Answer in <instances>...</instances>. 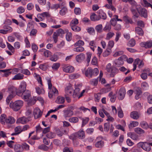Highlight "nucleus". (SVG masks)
<instances>
[{
	"mask_svg": "<svg viewBox=\"0 0 152 152\" xmlns=\"http://www.w3.org/2000/svg\"><path fill=\"white\" fill-rule=\"evenodd\" d=\"M20 96H21L22 98L25 100V101L28 102L29 105H33L34 104L36 101V99L35 98V97H33L31 100L30 92L28 90L23 92Z\"/></svg>",
	"mask_w": 152,
	"mask_h": 152,
	"instance_id": "1",
	"label": "nucleus"
},
{
	"mask_svg": "<svg viewBox=\"0 0 152 152\" xmlns=\"http://www.w3.org/2000/svg\"><path fill=\"white\" fill-rule=\"evenodd\" d=\"M99 72V70L97 68L92 69L91 67H89L85 70V74L86 77L90 78L93 76H96L98 74Z\"/></svg>",
	"mask_w": 152,
	"mask_h": 152,
	"instance_id": "2",
	"label": "nucleus"
},
{
	"mask_svg": "<svg viewBox=\"0 0 152 152\" xmlns=\"http://www.w3.org/2000/svg\"><path fill=\"white\" fill-rule=\"evenodd\" d=\"M48 89L50 90L48 93V96L50 98L52 97L53 95L57 96L58 94V91L54 87H52V84L50 79L49 78L47 80Z\"/></svg>",
	"mask_w": 152,
	"mask_h": 152,
	"instance_id": "3",
	"label": "nucleus"
},
{
	"mask_svg": "<svg viewBox=\"0 0 152 152\" xmlns=\"http://www.w3.org/2000/svg\"><path fill=\"white\" fill-rule=\"evenodd\" d=\"M23 105V102L21 100L15 101L14 103L11 102L10 104V107L12 108L15 111H18L19 110Z\"/></svg>",
	"mask_w": 152,
	"mask_h": 152,
	"instance_id": "4",
	"label": "nucleus"
},
{
	"mask_svg": "<svg viewBox=\"0 0 152 152\" xmlns=\"http://www.w3.org/2000/svg\"><path fill=\"white\" fill-rule=\"evenodd\" d=\"M103 75V72L102 71H100L99 75V81L102 84L104 83V78H102ZM99 77L97 79H94L91 80L90 81V83L94 86H96L97 85L98 83Z\"/></svg>",
	"mask_w": 152,
	"mask_h": 152,
	"instance_id": "5",
	"label": "nucleus"
},
{
	"mask_svg": "<svg viewBox=\"0 0 152 152\" xmlns=\"http://www.w3.org/2000/svg\"><path fill=\"white\" fill-rule=\"evenodd\" d=\"M26 84L25 82L23 81L21 83L18 91V96H20L23 92L26 90Z\"/></svg>",
	"mask_w": 152,
	"mask_h": 152,
	"instance_id": "6",
	"label": "nucleus"
},
{
	"mask_svg": "<svg viewBox=\"0 0 152 152\" xmlns=\"http://www.w3.org/2000/svg\"><path fill=\"white\" fill-rule=\"evenodd\" d=\"M103 139V137L101 136L97 137L96 140V142L95 145L96 147L100 148L103 146L104 142L102 141Z\"/></svg>",
	"mask_w": 152,
	"mask_h": 152,
	"instance_id": "7",
	"label": "nucleus"
},
{
	"mask_svg": "<svg viewBox=\"0 0 152 152\" xmlns=\"http://www.w3.org/2000/svg\"><path fill=\"white\" fill-rule=\"evenodd\" d=\"M34 115L35 119L40 118L42 114V112L41 111L38 107L35 108L34 110Z\"/></svg>",
	"mask_w": 152,
	"mask_h": 152,
	"instance_id": "8",
	"label": "nucleus"
},
{
	"mask_svg": "<svg viewBox=\"0 0 152 152\" xmlns=\"http://www.w3.org/2000/svg\"><path fill=\"white\" fill-rule=\"evenodd\" d=\"M137 11L142 17L145 18L147 17V10L144 8H141L140 9H137Z\"/></svg>",
	"mask_w": 152,
	"mask_h": 152,
	"instance_id": "9",
	"label": "nucleus"
},
{
	"mask_svg": "<svg viewBox=\"0 0 152 152\" xmlns=\"http://www.w3.org/2000/svg\"><path fill=\"white\" fill-rule=\"evenodd\" d=\"M29 121V118H26L23 116L18 118L16 122L24 124L28 122Z\"/></svg>",
	"mask_w": 152,
	"mask_h": 152,
	"instance_id": "10",
	"label": "nucleus"
},
{
	"mask_svg": "<svg viewBox=\"0 0 152 152\" xmlns=\"http://www.w3.org/2000/svg\"><path fill=\"white\" fill-rule=\"evenodd\" d=\"M125 94L126 91L125 88H121L118 91V99L120 100H122L124 98Z\"/></svg>",
	"mask_w": 152,
	"mask_h": 152,
	"instance_id": "11",
	"label": "nucleus"
},
{
	"mask_svg": "<svg viewBox=\"0 0 152 152\" xmlns=\"http://www.w3.org/2000/svg\"><path fill=\"white\" fill-rule=\"evenodd\" d=\"M64 118H67L70 117L72 116L73 114V112L72 110L70 109H67L64 110Z\"/></svg>",
	"mask_w": 152,
	"mask_h": 152,
	"instance_id": "12",
	"label": "nucleus"
},
{
	"mask_svg": "<svg viewBox=\"0 0 152 152\" xmlns=\"http://www.w3.org/2000/svg\"><path fill=\"white\" fill-rule=\"evenodd\" d=\"M39 51L41 52V54L45 57H48L51 55V52L46 49L42 48Z\"/></svg>",
	"mask_w": 152,
	"mask_h": 152,
	"instance_id": "13",
	"label": "nucleus"
},
{
	"mask_svg": "<svg viewBox=\"0 0 152 152\" xmlns=\"http://www.w3.org/2000/svg\"><path fill=\"white\" fill-rule=\"evenodd\" d=\"M74 70V68L71 66H65L63 67V71L66 73H72Z\"/></svg>",
	"mask_w": 152,
	"mask_h": 152,
	"instance_id": "14",
	"label": "nucleus"
},
{
	"mask_svg": "<svg viewBox=\"0 0 152 152\" xmlns=\"http://www.w3.org/2000/svg\"><path fill=\"white\" fill-rule=\"evenodd\" d=\"M7 92L10 94L13 95H18V91L17 89L14 86H11L8 88Z\"/></svg>",
	"mask_w": 152,
	"mask_h": 152,
	"instance_id": "15",
	"label": "nucleus"
},
{
	"mask_svg": "<svg viewBox=\"0 0 152 152\" xmlns=\"http://www.w3.org/2000/svg\"><path fill=\"white\" fill-rule=\"evenodd\" d=\"M140 45L141 47H145V48H150L152 46V42L148 41L142 42L140 43Z\"/></svg>",
	"mask_w": 152,
	"mask_h": 152,
	"instance_id": "16",
	"label": "nucleus"
},
{
	"mask_svg": "<svg viewBox=\"0 0 152 152\" xmlns=\"http://www.w3.org/2000/svg\"><path fill=\"white\" fill-rule=\"evenodd\" d=\"M85 58V54L82 53L76 56L75 57V59L77 62L80 63L84 60Z\"/></svg>",
	"mask_w": 152,
	"mask_h": 152,
	"instance_id": "17",
	"label": "nucleus"
},
{
	"mask_svg": "<svg viewBox=\"0 0 152 152\" xmlns=\"http://www.w3.org/2000/svg\"><path fill=\"white\" fill-rule=\"evenodd\" d=\"M131 118L134 119H137L140 117V114L137 111H133L130 113Z\"/></svg>",
	"mask_w": 152,
	"mask_h": 152,
	"instance_id": "18",
	"label": "nucleus"
},
{
	"mask_svg": "<svg viewBox=\"0 0 152 152\" xmlns=\"http://www.w3.org/2000/svg\"><path fill=\"white\" fill-rule=\"evenodd\" d=\"M135 32L136 34L140 36H142L144 34V32L142 28L138 26L135 28Z\"/></svg>",
	"mask_w": 152,
	"mask_h": 152,
	"instance_id": "19",
	"label": "nucleus"
},
{
	"mask_svg": "<svg viewBox=\"0 0 152 152\" xmlns=\"http://www.w3.org/2000/svg\"><path fill=\"white\" fill-rule=\"evenodd\" d=\"M77 138L82 139L85 137V132L83 129H81L77 132H76Z\"/></svg>",
	"mask_w": 152,
	"mask_h": 152,
	"instance_id": "20",
	"label": "nucleus"
},
{
	"mask_svg": "<svg viewBox=\"0 0 152 152\" xmlns=\"http://www.w3.org/2000/svg\"><path fill=\"white\" fill-rule=\"evenodd\" d=\"M66 94L68 95H71L73 92V90L72 86H67L65 89Z\"/></svg>",
	"mask_w": 152,
	"mask_h": 152,
	"instance_id": "21",
	"label": "nucleus"
},
{
	"mask_svg": "<svg viewBox=\"0 0 152 152\" xmlns=\"http://www.w3.org/2000/svg\"><path fill=\"white\" fill-rule=\"evenodd\" d=\"M110 71L111 73L110 74V75L111 77H114L118 73V71L117 69L115 67H112Z\"/></svg>",
	"mask_w": 152,
	"mask_h": 152,
	"instance_id": "22",
	"label": "nucleus"
},
{
	"mask_svg": "<svg viewBox=\"0 0 152 152\" xmlns=\"http://www.w3.org/2000/svg\"><path fill=\"white\" fill-rule=\"evenodd\" d=\"M128 136L131 137L132 139L137 140L138 139V136L134 132H129L127 134Z\"/></svg>",
	"mask_w": 152,
	"mask_h": 152,
	"instance_id": "23",
	"label": "nucleus"
},
{
	"mask_svg": "<svg viewBox=\"0 0 152 152\" xmlns=\"http://www.w3.org/2000/svg\"><path fill=\"white\" fill-rule=\"evenodd\" d=\"M123 20L126 23H130L132 24L133 22L132 20L127 15L124 16L123 18Z\"/></svg>",
	"mask_w": 152,
	"mask_h": 152,
	"instance_id": "24",
	"label": "nucleus"
},
{
	"mask_svg": "<svg viewBox=\"0 0 152 152\" xmlns=\"http://www.w3.org/2000/svg\"><path fill=\"white\" fill-rule=\"evenodd\" d=\"M136 95L135 96V98L136 99H138L141 96L142 92L140 88H137L135 91Z\"/></svg>",
	"mask_w": 152,
	"mask_h": 152,
	"instance_id": "25",
	"label": "nucleus"
},
{
	"mask_svg": "<svg viewBox=\"0 0 152 152\" xmlns=\"http://www.w3.org/2000/svg\"><path fill=\"white\" fill-rule=\"evenodd\" d=\"M24 75L20 73L16 75L12 79L13 80H20L23 79Z\"/></svg>",
	"mask_w": 152,
	"mask_h": 152,
	"instance_id": "26",
	"label": "nucleus"
},
{
	"mask_svg": "<svg viewBox=\"0 0 152 152\" xmlns=\"http://www.w3.org/2000/svg\"><path fill=\"white\" fill-rule=\"evenodd\" d=\"M89 45L91 46L90 47L91 49L94 51L95 48H96V45L95 41L94 40L90 41L89 42Z\"/></svg>",
	"mask_w": 152,
	"mask_h": 152,
	"instance_id": "27",
	"label": "nucleus"
},
{
	"mask_svg": "<svg viewBox=\"0 0 152 152\" xmlns=\"http://www.w3.org/2000/svg\"><path fill=\"white\" fill-rule=\"evenodd\" d=\"M55 32L57 33L58 36H60L61 37L63 36V35L65 34V32L62 28H60L58 29Z\"/></svg>",
	"mask_w": 152,
	"mask_h": 152,
	"instance_id": "28",
	"label": "nucleus"
},
{
	"mask_svg": "<svg viewBox=\"0 0 152 152\" xmlns=\"http://www.w3.org/2000/svg\"><path fill=\"white\" fill-rule=\"evenodd\" d=\"M15 120L13 117H9L7 118L5 123L12 124L15 122Z\"/></svg>",
	"mask_w": 152,
	"mask_h": 152,
	"instance_id": "29",
	"label": "nucleus"
},
{
	"mask_svg": "<svg viewBox=\"0 0 152 152\" xmlns=\"http://www.w3.org/2000/svg\"><path fill=\"white\" fill-rule=\"evenodd\" d=\"M56 101L57 103L62 104L64 102L65 99L64 97H63L58 96L57 97Z\"/></svg>",
	"mask_w": 152,
	"mask_h": 152,
	"instance_id": "30",
	"label": "nucleus"
},
{
	"mask_svg": "<svg viewBox=\"0 0 152 152\" xmlns=\"http://www.w3.org/2000/svg\"><path fill=\"white\" fill-rule=\"evenodd\" d=\"M86 55L87 58L85 61L87 62V66H88L91 60L92 54L90 52H88L86 53Z\"/></svg>",
	"mask_w": 152,
	"mask_h": 152,
	"instance_id": "31",
	"label": "nucleus"
},
{
	"mask_svg": "<svg viewBox=\"0 0 152 152\" xmlns=\"http://www.w3.org/2000/svg\"><path fill=\"white\" fill-rule=\"evenodd\" d=\"M91 20L92 21L98 20L100 19L99 18L95 13H93L90 17Z\"/></svg>",
	"mask_w": 152,
	"mask_h": 152,
	"instance_id": "32",
	"label": "nucleus"
},
{
	"mask_svg": "<svg viewBox=\"0 0 152 152\" xmlns=\"http://www.w3.org/2000/svg\"><path fill=\"white\" fill-rule=\"evenodd\" d=\"M134 132L139 134H143L145 133V131L139 127L136 128L134 129Z\"/></svg>",
	"mask_w": 152,
	"mask_h": 152,
	"instance_id": "33",
	"label": "nucleus"
},
{
	"mask_svg": "<svg viewBox=\"0 0 152 152\" xmlns=\"http://www.w3.org/2000/svg\"><path fill=\"white\" fill-rule=\"evenodd\" d=\"M102 24H99L96 26L95 29L97 33H101L102 31Z\"/></svg>",
	"mask_w": 152,
	"mask_h": 152,
	"instance_id": "34",
	"label": "nucleus"
},
{
	"mask_svg": "<svg viewBox=\"0 0 152 152\" xmlns=\"http://www.w3.org/2000/svg\"><path fill=\"white\" fill-rule=\"evenodd\" d=\"M114 62L115 65L118 67H119L124 63L123 61L120 60L118 58L115 59L114 61Z\"/></svg>",
	"mask_w": 152,
	"mask_h": 152,
	"instance_id": "35",
	"label": "nucleus"
},
{
	"mask_svg": "<svg viewBox=\"0 0 152 152\" xmlns=\"http://www.w3.org/2000/svg\"><path fill=\"white\" fill-rule=\"evenodd\" d=\"M81 85L80 84L78 85V86H76L75 88V90L74 91L73 95L75 96H78V94L80 90V88L78 87L79 86H81Z\"/></svg>",
	"mask_w": 152,
	"mask_h": 152,
	"instance_id": "36",
	"label": "nucleus"
},
{
	"mask_svg": "<svg viewBox=\"0 0 152 152\" xmlns=\"http://www.w3.org/2000/svg\"><path fill=\"white\" fill-rule=\"evenodd\" d=\"M144 148L143 150L147 152H149L151 150V146H150L148 142H145Z\"/></svg>",
	"mask_w": 152,
	"mask_h": 152,
	"instance_id": "37",
	"label": "nucleus"
},
{
	"mask_svg": "<svg viewBox=\"0 0 152 152\" xmlns=\"http://www.w3.org/2000/svg\"><path fill=\"white\" fill-rule=\"evenodd\" d=\"M60 64L59 63L53 64L52 66V68L54 70L56 71L60 66Z\"/></svg>",
	"mask_w": 152,
	"mask_h": 152,
	"instance_id": "38",
	"label": "nucleus"
},
{
	"mask_svg": "<svg viewBox=\"0 0 152 152\" xmlns=\"http://www.w3.org/2000/svg\"><path fill=\"white\" fill-rule=\"evenodd\" d=\"M84 44V42L82 40H79L76 42L74 44V47L83 46Z\"/></svg>",
	"mask_w": 152,
	"mask_h": 152,
	"instance_id": "39",
	"label": "nucleus"
},
{
	"mask_svg": "<svg viewBox=\"0 0 152 152\" xmlns=\"http://www.w3.org/2000/svg\"><path fill=\"white\" fill-rule=\"evenodd\" d=\"M68 121L71 123H77L79 121V119L77 117H72L69 118Z\"/></svg>",
	"mask_w": 152,
	"mask_h": 152,
	"instance_id": "40",
	"label": "nucleus"
},
{
	"mask_svg": "<svg viewBox=\"0 0 152 152\" xmlns=\"http://www.w3.org/2000/svg\"><path fill=\"white\" fill-rule=\"evenodd\" d=\"M6 117V116L5 114H2L1 115L0 117V121L2 124H4L5 123L7 119Z\"/></svg>",
	"mask_w": 152,
	"mask_h": 152,
	"instance_id": "41",
	"label": "nucleus"
},
{
	"mask_svg": "<svg viewBox=\"0 0 152 152\" xmlns=\"http://www.w3.org/2000/svg\"><path fill=\"white\" fill-rule=\"evenodd\" d=\"M105 115L107 116V118L106 120L108 121L113 122L114 121V119L110 115V114L108 113L105 111Z\"/></svg>",
	"mask_w": 152,
	"mask_h": 152,
	"instance_id": "42",
	"label": "nucleus"
},
{
	"mask_svg": "<svg viewBox=\"0 0 152 152\" xmlns=\"http://www.w3.org/2000/svg\"><path fill=\"white\" fill-rule=\"evenodd\" d=\"M78 23V20L76 18H74L72 20L70 23V26H76Z\"/></svg>",
	"mask_w": 152,
	"mask_h": 152,
	"instance_id": "43",
	"label": "nucleus"
},
{
	"mask_svg": "<svg viewBox=\"0 0 152 152\" xmlns=\"http://www.w3.org/2000/svg\"><path fill=\"white\" fill-rule=\"evenodd\" d=\"M139 124V123L137 121H132L130 123L129 126V129L137 126Z\"/></svg>",
	"mask_w": 152,
	"mask_h": 152,
	"instance_id": "44",
	"label": "nucleus"
},
{
	"mask_svg": "<svg viewBox=\"0 0 152 152\" xmlns=\"http://www.w3.org/2000/svg\"><path fill=\"white\" fill-rule=\"evenodd\" d=\"M84 50V48L82 47L78 46L77 47L74 48L73 50L76 52H82Z\"/></svg>",
	"mask_w": 152,
	"mask_h": 152,
	"instance_id": "45",
	"label": "nucleus"
},
{
	"mask_svg": "<svg viewBox=\"0 0 152 152\" xmlns=\"http://www.w3.org/2000/svg\"><path fill=\"white\" fill-rule=\"evenodd\" d=\"M98 13H99L98 16L99 18V19L102 18L104 20V13L103 11L102 10H100L98 11Z\"/></svg>",
	"mask_w": 152,
	"mask_h": 152,
	"instance_id": "46",
	"label": "nucleus"
},
{
	"mask_svg": "<svg viewBox=\"0 0 152 152\" xmlns=\"http://www.w3.org/2000/svg\"><path fill=\"white\" fill-rule=\"evenodd\" d=\"M72 29L74 31L76 32H79L81 30V28L76 25L71 26Z\"/></svg>",
	"mask_w": 152,
	"mask_h": 152,
	"instance_id": "47",
	"label": "nucleus"
},
{
	"mask_svg": "<svg viewBox=\"0 0 152 152\" xmlns=\"http://www.w3.org/2000/svg\"><path fill=\"white\" fill-rule=\"evenodd\" d=\"M131 11L133 15V18L134 19H135L136 18H137L139 17V15L135 10L133 8H131Z\"/></svg>",
	"mask_w": 152,
	"mask_h": 152,
	"instance_id": "48",
	"label": "nucleus"
},
{
	"mask_svg": "<svg viewBox=\"0 0 152 152\" xmlns=\"http://www.w3.org/2000/svg\"><path fill=\"white\" fill-rule=\"evenodd\" d=\"M58 59V56L57 55L54 54L52 55L50 58V60L53 61H56Z\"/></svg>",
	"mask_w": 152,
	"mask_h": 152,
	"instance_id": "49",
	"label": "nucleus"
},
{
	"mask_svg": "<svg viewBox=\"0 0 152 152\" xmlns=\"http://www.w3.org/2000/svg\"><path fill=\"white\" fill-rule=\"evenodd\" d=\"M140 125L144 129H146L148 128V127L147 123L145 121L142 122L140 123Z\"/></svg>",
	"mask_w": 152,
	"mask_h": 152,
	"instance_id": "50",
	"label": "nucleus"
},
{
	"mask_svg": "<svg viewBox=\"0 0 152 152\" xmlns=\"http://www.w3.org/2000/svg\"><path fill=\"white\" fill-rule=\"evenodd\" d=\"M46 137L48 138L52 139L54 138L55 136V134L52 132H50L47 134L46 135Z\"/></svg>",
	"mask_w": 152,
	"mask_h": 152,
	"instance_id": "51",
	"label": "nucleus"
},
{
	"mask_svg": "<svg viewBox=\"0 0 152 152\" xmlns=\"http://www.w3.org/2000/svg\"><path fill=\"white\" fill-rule=\"evenodd\" d=\"M82 127H83L89 121V118L88 117L83 118L82 119Z\"/></svg>",
	"mask_w": 152,
	"mask_h": 152,
	"instance_id": "52",
	"label": "nucleus"
},
{
	"mask_svg": "<svg viewBox=\"0 0 152 152\" xmlns=\"http://www.w3.org/2000/svg\"><path fill=\"white\" fill-rule=\"evenodd\" d=\"M25 11V9L22 6L19 7L17 9V12L19 14L23 13Z\"/></svg>",
	"mask_w": 152,
	"mask_h": 152,
	"instance_id": "53",
	"label": "nucleus"
},
{
	"mask_svg": "<svg viewBox=\"0 0 152 152\" xmlns=\"http://www.w3.org/2000/svg\"><path fill=\"white\" fill-rule=\"evenodd\" d=\"M3 28L6 30V31L8 33H10L12 31V28L9 26H4Z\"/></svg>",
	"mask_w": 152,
	"mask_h": 152,
	"instance_id": "54",
	"label": "nucleus"
},
{
	"mask_svg": "<svg viewBox=\"0 0 152 152\" xmlns=\"http://www.w3.org/2000/svg\"><path fill=\"white\" fill-rule=\"evenodd\" d=\"M135 44V41L134 39H131L128 42V45L130 47H133Z\"/></svg>",
	"mask_w": 152,
	"mask_h": 152,
	"instance_id": "55",
	"label": "nucleus"
},
{
	"mask_svg": "<svg viewBox=\"0 0 152 152\" xmlns=\"http://www.w3.org/2000/svg\"><path fill=\"white\" fill-rule=\"evenodd\" d=\"M118 117L120 118H123L124 116V114L121 108L120 107L119 108H118Z\"/></svg>",
	"mask_w": 152,
	"mask_h": 152,
	"instance_id": "56",
	"label": "nucleus"
},
{
	"mask_svg": "<svg viewBox=\"0 0 152 152\" xmlns=\"http://www.w3.org/2000/svg\"><path fill=\"white\" fill-rule=\"evenodd\" d=\"M72 34L71 32L67 33L66 35V39L68 41H70L72 39Z\"/></svg>",
	"mask_w": 152,
	"mask_h": 152,
	"instance_id": "57",
	"label": "nucleus"
},
{
	"mask_svg": "<svg viewBox=\"0 0 152 152\" xmlns=\"http://www.w3.org/2000/svg\"><path fill=\"white\" fill-rule=\"evenodd\" d=\"M15 131L18 133V134L22 132V128L20 126H18L15 127Z\"/></svg>",
	"mask_w": 152,
	"mask_h": 152,
	"instance_id": "58",
	"label": "nucleus"
},
{
	"mask_svg": "<svg viewBox=\"0 0 152 152\" xmlns=\"http://www.w3.org/2000/svg\"><path fill=\"white\" fill-rule=\"evenodd\" d=\"M37 32V29L33 28L31 31L30 35L31 36H36Z\"/></svg>",
	"mask_w": 152,
	"mask_h": 152,
	"instance_id": "59",
	"label": "nucleus"
},
{
	"mask_svg": "<svg viewBox=\"0 0 152 152\" xmlns=\"http://www.w3.org/2000/svg\"><path fill=\"white\" fill-rule=\"evenodd\" d=\"M67 12V9L65 7H63L60 11L59 13L62 16L65 15L66 12Z\"/></svg>",
	"mask_w": 152,
	"mask_h": 152,
	"instance_id": "60",
	"label": "nucleus"
},
{
	"mask_svg": "<svg viewBox=\"0 0 152 152\" xmlns=\"http://www.w3.org/2000/svg\"><path fill=\"white\" fill-rule=\"evenodd\" d=\"M77 137V136L76 133H75L71 134L69 136V138L70 139L74 140L76 139Z\"/></svg>",
	"mask_w": 152,
	"mask_h": 152,
	"instance_id": "61",
	"label": "nucleus"
},
{
	"mask_svg": "<svg viewBox=\"0 0 152 152\" xmlns=\"http://www.w3.org/2000/svg\"><path fill=\"white\" fill-rule=\"evenodd\" d=\"M114 35V34L113 32H109L107 34L106 39H109Z\"/></svg>",
	"mask_w": 152,
	"mask_h": 152,
	"instance_id": "62",
	"label": "nucleus"
},
{
	"mask_svg": "<svg viewBox=\"0 0 152 152\" xmlns=\"http://www.w3.org/2000/svg\"><path fill=\"white\" fill-rule=\"evenodd\" d=\"M105 7L108 9H111L112 10L115 11L116 9L113 6L112 4H106L105 5Z\"/></svg>",
	"mask_w": 152,
	"mask_h": 152,
	"instance_id": "63",
	"label": "nucleus"
},
{
	"mask_svg": "<svg viewBox=\"0 0 152 152\" xmlns=\"http://www.w3.org/2000/svg\"><path fill=\"white\" fill-rule=\"evenodd\" d=\"M21 145L18 144H16L14 147V149L16 152H19L21 147Z\"/></svg>",
	"mask_w": 152,
	"mask_h": 152,
	"instance_id": "64",
	"label": "nucleus"
}]
</instances>
